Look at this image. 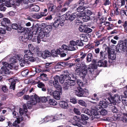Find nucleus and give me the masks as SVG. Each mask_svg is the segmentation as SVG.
I'll use <instances>...</instances> for the list:
<instances>
[{
	"label": "nucleus",
	"mask_w": 127,
	"mask_h": 127,
	"mask_svg": "<svg viewBox=\"0 0 127 127\" xmlns=\"http://www.w3.org/2000/svg\"><path fill=\"white\" fill-rule=\"evenodd\" d=\"M64 75L60 76L59 78L60 82L61 84L63 83L64 81L65 82L63 85V88L64 89H67L69 88H71V87L74 86L75 84L74 81L71 79L76 78L75 75L73 73H69L67 70L64 71Z\"/></svg>",
	"instance_id": "obj_1"
},
{
	"label": "nucleus",
	"mask_w": 127,
	"mask_h": 127,
	"mask_svg": "<svg viewBox=\"0 0 127 127\" xmlns=\"http://www.w3.org/2000/svg\"><path fill=\"white\" fill-rule=\"evenodd\" d=\"M17 60L16 59V57H15L12 58H10V61L11 63L9 64L7 63L6 62H2V64L4 66H2L1 68V69L2 71L4 72V73L6 74H9L10 73V71L8 69L7 67L10 69H16L17 66H16L15 65H16V63Z\"/></svg>",
	"instance_id": "obj_2"
},
{
	"label": "nucleus",
	"mask_w": 127,
	"mask_h": 127,
	"mask_svg": "<svg viewBox=\"0 0 127 127\" xmlns=\"http://www.w3.org/2000/svg\"><path fill=\"white\" fill-rule=\"evenodd\" d=\"M41 29L40 30L38 36L40 39L45 36L47 37L49 35V33L52 30V27L50 25H47L45 23H42L41 25Z\"/></svg>",
	"instance_id": "obj_3"
},
{
	"label": "nucleus",
	"mask_w": 127,
	"mask_h": 127,
	"mask_svg": "<svg viewBox=\"0 0 127 127\" xmlns=\"http://www.w3.org/2000/svg\"><path fill=\"white\" fill-rule=\"evenodd\" d=\"M40 101V99L39 96L36 94L31 96L29 100L27 103V104H24L23 107L25 109V111H27V109L30 108L32 105H35L37 103Z\"/></svg>",
	"instance_id": "obj_4"
},
{
	"label": "nucleus",
	"mask_w": 127,
	"mask_h": 127,
	"mask_svg": "<svg viewBox=\"0 0 127 127\" xmlns=\"http://www.w3.org/2000/svg\"><path fill=\"white\" fill-rule=\"evenodd\" d=\"M124 96L123 95H119L116 94L112 97H109L108 99L112 104H113V105H114L116 104L115 102L118 103L121 102V99L122 100L123 98H124Z\"/></svg>",
	"instance_id": "obj_5"
},
{
	"label": "nucleus",
	"mask_w": 127,
	"mask_h": 127,
	"mask_svg": "<svg viewBox=\"0 0 127 127\" xmlns=\"http://www.w3.org/2000/svg\"><path fill=\"white\" fill-rule=\"evenodd\" d=\"M13 116L14 118H16L17 120H15L13 123V125L16 127H19V124L23 120V118L21 115L18 116V113L15 111L12 112Z\"/></svg>",
	"instance_id": "obj_6"
},
{
	"label": "nucleus",
	"mask_w": 127,
	"mask_h": 127,
	"mask_svg": "<svg viewBox=\"0 0 127 127\" xmlns=\"http://www.w3.org/2000/svg\"><path fill=\"white\" fill-rule=\"evenodd\" d=\"M116 48L119 52L121 51H125V50L127 49V42H123L118 44L117 45Z\"/></svg>",
	"instance_id": "obj_7"
},
{
	"label": "nucleus",
	"mask_w": 127,
	"mask_h": 127,
	"mask_svg": "<svg viewBox=\"0 0 127 127\" xmlns=\"http://www.w3.org/2000/svg\"><path fill=\"white\" fill-rule=\"evenodd\" d=\"M54 20L55 21L53 25L54 27L57 28L60 24L62 26L64 25V21L59 16L57 18H55Z\"/></svg>",
	"instance_id": "obj_8"
},
{
	"label": "nucleus",
	"mask_w": 127,
	"mask_h": 127,
	"mask_svg": "<svg viewBox=\"0 0 127 127\" xmlns=\"http://www.w3.org/2000/svg\"><path fill=\"white\" fill-rule=\"evenodd\" d=\"M18 59L19 61V64L22 67L24 66L26 64H29L28 62V59L24 58L22 55L18 56Z\"/></svg>",
	"instance_id": "obj_9"
},
{
	"label": "nucleus",
	"mask_w": 127,
	"mask_h": 127,
	"mask_svg": "<svg viewBox=\"0 0 127 127\" xmlns=\"http://www.w3.org/2000/svg\"><path fill=\"white\" fill-rule=\"evenodd\" d=\"M22 0H16L15 1V0H13L9 2H7L6 3L5 5L7 7H10L11 6V5H17L19 6L21 3Z\"/></svg>",
	"instance_id": "obj_10"
},
{
	"label": "nucleus",
	"mask_w": 127,
	"mask_h": 127,
	"mask_svg": "<svg viewBox=\"0 0 127 127\" xmlns=\"http://www.w3.org/2000/svg\"><path fill=\"white\" fill-rule=\"evenodd\" d=\"M63 52L62 49L61 48L57 49L56 50L54 49L52 50L51 51V55L53 57L57 56L58 54H59Z\"/></svg>",
	"instance_id": "obj_11"
},
{
	"label": "nucleus",
	"mask_w": 127,
	"mask_h": 127,
	"mask_svg": "<svg viewBox=\"0 0 127 127\" xmlns=\"http://www.w3.org/2000/svg\"><path fill=\"white\" fill-rule=\"evenodd\" d=\"M108 106V103L107 102L100 101L99 102V104L97 106L96 108L98 110L101 108H106Z\"/></svg>",
	"instance_id": "obj_12"
},
{
	"label": "nucleus",
	"mask_w": 127,
	"mask_h": 127,
	"mask_svg": "<svg viewBox=\"0 0 127 127\" xmlns=\"http://www.w3.org/2000/svg\"><path fill=\"white\" fill-rule=\"evenodd\" d=\"M92 115H93L92 117V120H93L95 118L97 119H99L100 117V115L99 114L97 111L94 109H92L90 111Z\"/></svg>",
	"instance_id": "obj_13"
},
{
	"label": "nucleus",
	"mask_w": 127,
	"mask_h": 127,
	"mask_svg": "<svg viewBox=\"0 0 127 127\" xmlns=\"http://www.w3.org/2000/svg\"><path fill=\"white\" fill-rule=\"evenodd\" d=\"M78 16V17L81 18V19H82L84 22H87L90 19V17L89 16L84 15L85 14H83V13H80L77 14Z\"/></svg>",
	"instance_id": "obj_14"
},
{
	"label": "nucleus",
	"mask_w": 127,
	"mask_h": 127,
	"mask_svg": "<svg viewBox=\"0 0 127 127\" xmlns=\"http://www.w3.org/2000/svg\"><path fill=\"white\" fill-rule=\"evenodd\" d=\"M40 10V7L38 5H34L33 4H30L29 10L30 11H38Z\"/></svg>",
	"instance_id": "obj_15"
},
{
	"label": "nucleus",
	"mask_w": 127,
	"mask_h": 127,
	"mask_svg": "<svg viewBox=\"0 0 127 127\" xmlns=\"http://www.w3.org/2000/svg\"><path fill=\"white\" fill-rule=\"evenodd\" d=\"M39 56L45 59L47 57H49L51 54V53L48 51L44 52L41 51L39 53Z\"/></svg>",
	"instance_id": "obj_16"
},
{
	"label": "nucleus",
	"mask_w": 127,
	"mask_h": 127,
	"mask_svg": "<svg viewBox=\"0 0 127 127\" xmlns=\"http://www.w3.org/2000/svg\"><path fill=\"white\" fill-rule=\"evenodd\" d=\"M108 58L114 60L116 58V55L113 51H111L110 50H108Z\"/></svg>",
	"instance_id": "obj_17"
},
{
	"label": "nucleus",
	"mask_w": 127,
	"mask_h": 127,
	"mask_svg": "<svg viewBox=\"0 0 127 127\" xmlns=\"http://www.w3.org/2000/svg\"><path fill=\"white\" fill-rule=\"evenodd\" d=\"M76 46V44L75 41L73 40L70 41L68 46L69 50L71 51L75 50Z\"/></svg>",
	"instance_id": "obj_18"
},
{
	"label": "nucleus",
	"mask_w": 127,
	"mask_h": 127,
	"mask_svg": "<svg viewBox=\"0 0 127 127\" xmlns=\"http://www.w3.org/2000/svg\"><path fill=\"white\" fill-rule=\"evenodd\" d=\"M10 23V21L8 18H4L3 19L1 24L2 26L5 27L8 24Z\"/></svg>",
	"instance_id": "obj_19"
},
{
	"label": "nucleus",
	"mask_w": 127,
	"mask_h": 127,
	"mask_svg": "<svg viewBox=\"0 0 127 127\" xmlns=\"http://www.w3.org/2000/svg\"><path fill=\"white\" fill-rule=\"evenodd\" d=\"M62 94L61 92H59L57 91H54L53 96L54 98L57 100H59L60 97V95Z\"/></svg>",
	"instance_id": "obj_20"
},
{
	"label": "nucleus",
	"mask_w": 127,
	"mask_h": 127,
	"mask_svg": "<svg viewBox=\"0 0 127 127\" xmlns=\"http://www.w3.org/2000/svg\"><path fill=\"white\" fill-rule=\"evenodd\" d=\"M24 53L25 55L24 57L26 59H28V58L29 57V56H32L33 54L32 53L31 51L28 49L25 50Z\"/></svg>",
	"instance_id": "obj_21"
},
{
	"label": "nucleus",
	"mask_w": 127,
	"mask_h": 127,
	"mask_svg": "<svg viewBox=\"0 0 127 127\" xmlns=\"http://www.w3.org/2000/svg\"><path fill=\"white\" fill-rule=\"evenodd\" d=\"M60 106L62 108L64 109H67L68 107V106L67 103L63 101L59 102V103Z\"/></svg>",
	"instance_id": "obj_22"
},
{
	"label": "nucleus",
	"mask_w": 127,
	"mask_h": 127,
	"mask_svg": "<svg viewBox=\"0 0 127 127\" xmlns=\"http://www.w3.org/2000/svg\"><path fill=\"white\" fill-rule=\"evenodd\" d=\"M81 67L82 74H83V75H82V76H84L87 73L88 70L87 66L84 64H83V66Z\"/></svg>",
	"instance_id": "obj_23"
},
{
	"label": "nucleus",
	"mask_w": 127,
	"mask_h": 127,
	"mask_svg": "<svg viewBox=\"0 0 127 127\" xmlns=\"http://www.w3.org/2000/svg\"><path fill=\"white\" fill-rule=\"evenodd\" d=\"M47 75L45 73H42L40 74V76L37 78V80L41 79L43 81H46L48 80V78L47 77Z\"/></svg>",
	"instance_id": "obj_24"
},
{
	"label": "nucleus",
	"mask_w": 127,
	"mask_h": 127,
	"mask_svg": "<svg viewBox=\"0 0 127 127\" xmlns=\"http://www.w3.org/2000/svg\"><path fill=\"white\" fill-rule=\"evenodd\" d=\"M78 92L75 91V92L76 95L79 97H82L83 90L82 88L80 87L78 88Z\"/></svg>",
	"instance_id": "obj_25"
},
{
	"label": "nucleus",
	"mask_w": 127,
	"mask_h": 127,
	"mask_svg": "<svg viewBox=\"0 0 127 127\" xmlns=\"http://www.w3.org/2000/svg\"><path fill=\"white\" fill-rule=\"evenodd\" d=\"M110 104H111V105H110V107L111 111L114 113H117L118 110L116 107L114 106V105H113V104H112L111 103Z\"/></svg>",
	"instance_id": "obj_26"
},
{
	"label": "nucleus",
	"mask_w": 127,
	"mask_h": 127,
	"mask_svg": "<svg viewBox=\"0 0 127 127\" xmlns=\"http://www.w3.org/2000/svg\"><path fill=\"white\" fill-rule=\"evenodd\" d=\"M42 15H42L40 13H36L32 15V17L34 19H38L43 17Z\"/></svg>",
	"instance_id": "obj_27"
},
{
	"label": "nucleus",
	"mask_w": 127,
	"mask_h": 127,
	"mask_svg": "<svg viewBox=\"0 0 127 127\" xmlns=\"http://www.w3.org/2000/svg\"><path fill=\"white\" fill-rule=\"evenodd\" d=\"M100 58L102 60L105 59L107 56L106 53L105 52H103L102 51L100 52Z\"/></svg>",
	"instance_id": "obj_28"
},
{
	"label": "nucleus",
	"mask_w": 127,
	"mask_h": 127,
	"mask_svg": "<svg viewBox=\"0 0 127 127\" xmlns=\"http://www.w3.org/2000/svg\"><path fill=\"white\" fill-rule=\"evenodd\" d=\"M54 78V80L53 82V85L54 86L59 84L58 80L59 78V76L56 75L55 76Z\"/></svg>",
	"instance_id": "obj_29"
},
{
	"label": "nucleus",
	"mask_w": 127,
	"mask_h": 127,
	"mask_svg": "<svg viewBox=\"0 0 127 127\" xmlns=\"http://www.w3.org/2000/svg\"><path fill=\"white\" fill-rule=\"evenodd\" d=\"M87 27V25L83 24L80 26L79 28V30L80 32H84L85 30Z\"/></svg>",
	"instance_id": "obj_30"
},
{
	"label": "nucleus",
	"mask_w": 127,
	"mask_h": 127,
	"mask_svg": "<svg viewBox=\"0 0 127 127\" xmlns=\"http://www.w3.org/2000/svg\"><path fill=\"white\" fill-rule=\"evenodd\" d=\"M50 97L49 96H48L46 97L43 96L41 97V98L40 97V101H41L42 102L45 103L48 101Z\"/></svg>",
	"instance_id": "obj_31"
},
{
	"label": "nucleus",
	"mask_w": 127,
	"mask_h": 127,
	"mask_svg": "<svg viewBox=\"0 0 127 127\" xmlns=\"http://www.w3.org/2000/svg\"><path fill=\"white\" fill-rule=\"evenodd\" d=\"M81 67L79 66H77L76 69V73L77 75H82L83 74H82V70H81Z\"/></svg>",
	"instance_id": "obj_32"
},
{
	"label": "nucleus",
	"mask_w": 127,
	"mask_h": 127,
	"mask_svg": "<svg viewBox=\"0 0 127 127\" xmlns=\"http://www.w3.org/2000/svg\"><path fill=\"white\" fill-rule=\"evenodd\" d=\"M78 104L82 106L86 107L87 106V103L83 100H79L78 101Z\"/></svg>",
	"instance_id": "obj_33"
},
{
	"label": "nucleus",
	"mask_w": 127,
	"mask_h": 127,
	"mask_svg": "<svg viewBox=\"0 0 127 127\" xmlns=\"http://www.w3.org/2000/svg\"><path fill=\"white\" fill-rule=\"evenodd\" d=\"M89 66L88 69L90 71H92V69H95L97 68V66L94 64H91L89 65Z\"/></svg>",
	"instance_id": "obj_34"
},
{
	"label": "nucleus",
	"mask_w": 127,
	"mask_h": 127,
	"mask_svg": "<svg viewBox=\"0 0 127 127\" xmlns=\"http://www.w3.org/2000/svg\"><path fill=\"white\" fill-rule=\"evenodd\" d=\"M34 84H38L37 85L38 87L40 88H43L45 86L44 84L42 82H40L39 81L34 82Z\"/></svg>",
	"instance_id": "obj_35"
},
{
	"label": "nucleus",
	"mask_w": 127,
	"mask_h": 127,
	"mask_svg": "<svg viewBox=\"0 0 127 127\" xmlns=\"http://www.w3.org/2000/svg\"><path fill=\"white\" fill-rule=\"evenodd\" d=\"M80 39L83 41H87V37L84 34H80Z\"/></svg>",
	"instance_id": "obj_36"
},
{
	"label": "nucleus",
	"mask_w": 127,
	"mask_h": 127,
	"mask_svg": "<svg viewBox=\"0 0 127 127\" xmlns=\"http://www.w3.org/2000/svg\"><path fill=\"white\" fill-rule=\"evenodd\" d=\"M11 80H12V82L11 83L10 88L11 89H12L13 90H14L15 89V84L16 83L13 79H11Z\"/></svg>",
	"instance_id": "obj_37"
},
{
	"label": "nucleus",
	"mask_w": 127,
	"mask_h": 127,
	"mask_svg": "<svg viewBox=\"0 0 127 127\" xmlns=\"http://www.w3.org/2000/svg\"><path fill=\"white\" fill-rule=\"evenodd\" d=\"M32 42H36L38 43H39L40 42V39L38 36L33 37L32 39Z\"/></svg>",
	"instance_id": "obj_38"
},
{
	"label": "nucleus",
	"mask_w": 127,
	"mask_h": 127,
	"mask_svg": "<svg viewBox=\"0 0 127 127\" xmlns=\"http://www.w3.org/2000/svg\"><path fill=\"white\" fill-rule=\"evenodd\" d=\"M50 104L53 105H56L58 104L57 102L53 99H50L49 101Z\"/></svg>",
	"instance_id": "obj_39"
},
{
	"label": "nucleus",
	"mask_w": 127,
	"mask_h": 127,
	"mask_svg": "<svg viewBox=\"0 0 127 127\" xmlns=\"http://www.w3.org/2000/svg\"><path fill=\"white\" fill-rule=\"evenodd\" d=\"M74 81V82H75V81L76 82L80 87H82L83 85V84L81 81L79 79H76Z\"/></svg>",
	"instance_id": "obj_40"
},
{
	"label": "nucleus",
	"mask_w": 127,
	"mask_h": 127,
	"mask_svg": "<svg viewBox=\"0 0 127 127\" xmlns=\"http://www.w3.org/2000/svg\"><path fill=\"white\" fill-rule=\"evenodd\" d=\"M27 29L28 30L29 32H28V39H30L31 38L32 36V32L31 31V29L29 28H27Z\"/></svg>",
	"instance_id": "obj_41"
},
{
	"label": "nucleus",
	"mask_w": 127,
	"mask_h": 127,
	"mask_svg": "<svg viewBox=\"0 0 127 127\" xmlns=\"http://www.w3.org/2000/svg\"><path fill=\"white\" fill-rule=\"evenodd\" d=\"M17 30L18 33H21L24 32L25 31L24 28L20 26H19Z\"/></svg>",
	"instance_id": "obj_42"
},
{
	"label": "nucleus",
	"mask_w": 127,
	"mask_h": 127,
	"mask_svg": "<svg viewBox=\"0 0 127 127\" xmlns=\"http://www.w3.org/2000/svg\"><path fill=\"white\" fill-rule=\"evenodd\" d=\"M77 14L76 13L72 14L69 15V19L71 21H72L76 17Z\"/></svg>",
	"instance_id": "obj_43"
},
{
	"label": "nucleus",
	"mask_w": 127,
	"mask_h": 127,
	"mask_svg": "<svg viewBox=\"0 0 127 127\" xmlns=\"http://www.w3.org/2000/svg\"><path fill=\"white\" fill-rule=\"evenodd\" d=\"M93 58V55L91 53H89L88 55L87 58V60L88 62L91 61Z\"/></svg>",
	"instance_id": "obj_44"
},
{
	"label": "nucleus",
	"mask_w": 127,
	"mask_h": 127,
	"mask_svg": "<svg viewBox=\"0 0 127 127\" xmlns=\"http://www.w3.org/2000/svg\"><path fill=\"white\" fill-rule=\"evenodd\" d=\"M85 9V8L82 6H80L78 7L77 9V11L78 12H79L82 13L83 12V11H84Z\"/></svg>",
	"instance_id": "obj_45"
},
{
	"label": "nucleus",
	"mask_w": 127,
	"mask_h": 127,
	"mask_svg": "<svg viewBox=\"0 0 127 127\" xmlns=\"http://www.w3.org/2000/svg\"><path fill=\"white\" fill-rule=\"evenodd\" d=\"M39 49L38 47H34L33 51V53L35 54L38 55V56H39V52H40L41 51H39Z\"/></svg>",
	"instance_id": "obj_46"
},
{
	"label": "nucleus",
	"mask_w": 127,
	"mask_h": 127,
	"mask_svg": "<svg viewBox=\"0 0 127 127\" xmlns=\"http://www.w3.org/2000/svg\"><path fill=\"white\" fill-rule=\"evenodd\" d=\"M55 87L57 90L59 91V92H61L62 93V88L61 86H60L59 84L54 86Z\"/></svg>",
	"instance_id": "obj_47"
},
{
	"label": "nucleus",
	"mask_w": 127,
	"mask_h": 127,
	"mask_svg": "<svg viewBox=\"0 0 127 127\" xmlns=\"http://www.w3.org/2000/svg\"><path fill=\"white\" fill-rule=\"evenodd\" d=\"M81 40H77L76 42V45H77L79 46H82L83 45V43Z\"/></svg>",
	"instance_id": "obj_48"
},
{
	"label": "nucleus",
	"mask_w": 127,
	"mask_h": 127,
	"mask_svg": "<svg viewBox=\"0 0 127 127\" xmlns=\"http://www.w3.org/2000/svg\"><path fill=\"white\" fill-rule=\"evenodd\" d=\"M116 124L114 123H111L106 125V127H116Z\"/></svg>",
	"instance_id": "obj_49"
},
{
	"label": "nucleus",
	"mask_w": 127,
	"mask_h": 127,
	"mask_svg": "<svg viewBox=\"0 0 127 127\" xmlns=\"http://www.w3.org/2000/svg\"><path fill=\"white\" fill-rule=\"evenodd\" d=\"M100 113L101 115H105L107 113V111L104 109H102L100 112Z\"/></svg>",
	"instance_id": "obj_50"
},
{
	"label": "nucleus",
	"mask_w": 127,
	"mask_h": 127,
	"mask_svg": "<svg viewBox=\"0 0 127 127\" xmlns=\"http://www.w3.org/2000/svg\"><path fill=\"white\" fill-rule=\"evenodd\" d=\"M85 12V14L86 15L89 16L91 15L92 14V12L91 10L88 9L85 11V12Z\"/></svg>",
	"instance_id": "obj_51"
},
{
	"label": "nucleus",
	"mask_w": 127,
	"mask_h": 127,
	"mask_svg": "<svg viewBox=\"0 0 127 127\" xmlns=\"http://www.w3.org/2000/svg\"><path fill=\"white\" fill-rule=\"evenodd\" d=\"M48 93V94H49L51 95H53V93L54 92V91L51 88H48L47 89Z\"/></svg>",
	"instance_id": "obj_52"
},
{
	"label": "nucleus",
	"mask_w": 127,
	"mask_h": 127,
	"mask_svg": "<svg viewBox=\"0 0 127 127\" xmlns=\"http://www.w3.org/2000/svg\"><path fill=\"white\" fill-rule=\"evenodd\" d=\"M51 117L47 116L43 119V122H47L49 121H51Z\"/></svg>",
	"instance_id": "obj_53"
},
{
	"label": "nucleus",
	"mask_w": 127,
	"mask_h": 127,
	"mask_svg": "<svg viewBox=\"0 0 127 127\" xmlns=\"http://www.w3.org/2000/svg\"><path fill=\"white\" fill-rule=\"evenodd\" d=\"M25 92V90L24 89L21 92H19L16 94V95L18 96H21L23 95Z\"/></svg>",
	"instance_id": "obj_54"
},
{
	"label": "nucleus",
	"mask_w": 127,
	"mask_h": 127,
	"mask_svg": "<svg viewBox=\"0 0 127 127\" xmlns=\"http://www.w3.org/2000/svg\"><path fill=\"white\" fill-rule=\"evenodd\" d=\"M56 116L57 120L64 119V115L62 114H60V115H56Z\"/></svg>",
	"instance_id": "obj_55"
},
{
	"label": "nucleus",
	"mask_w": 127,
	"mask_h": 127,
	"mask_svg": "<svg viewBox=\"0 0 127 127\" xmlns=\"http://www.w3.org/2000/svg\"><path fill=\"white\" fill-rule=\"evenodd\" d=\"M92 31V30L89 28H86L84 32L89 33L91 32Z\"/></svg>",
	"instance_id": "obj_56"
},
{
	"label": "nucleus",
	"mask_w": 127,
	"mask_h": 127,
	"mask_svg": "<svg viewBox=\"0 0 127 127\" xmlns=\"http://www.w3.org/2000/svg\"><path fill=\"white\" fill-rule=\"evenodd\" d=\"M28 48L29 50H30L32 52L33 51L34 49V48L32 44H30L28 45Z\"/></svg>",
	"instance_id": "obj_57"
},
{
	"label": "nucleus",
	"mask_w": 127,
	"mask_h": 127,
	"mask_svg": "<svg viewBox=\"0 0 127 127\" xmlns=\"http://www.w3.org/2000/svg\"><path fill=\"white\" fill-rule=\"evenodd\" d=\"M122 101L123 104L127 106V98L125 97L124 96V98H123Z\"/></svg>",
	"instance_id": "obj_58"
},
{
	"label": "nucleus",
	"mask_w": 127,
	"mask_h": 127,
	"mask_svg": "<svg viewBox=\"0 0 127 127\" xmlns=\"http://www.w3.org/2000/svg\"><path fill=\"white\" fill-rule=\"evenodd\" d=\"M81 119L87 120L89 119L88 117L85 115L82 114L81 115Z\"/></svg>",
	"instance_id": "obj_59"
},
{
	"label": "nucleus",
	"mask_w": 127,
	"mask_h": 127,
	"mask_svg": "<svg viewBox=\"0 0 127 127\" xmlns=\"http://www.w3.org/2000/svg\"><path fill=\"white\" fill-rule=\"evenodd\" d=\"M12 28L14 29L17 30L19 26L16 23L13 24L12 25Z\"/></svg>",
	"instance_id": "obj_60"
},
{
	"label": "nucleus",
	"mask_w": 127,
	"mask_h": 127,
	"mask_svg": "<svg viewBox=\"0 0 127 127\" xmlns=\"http://www.w3.org/2000/svg\"><path fill=\"white\" fill-rule=\"evenodd\" d=\"M47 10L46 9H45L44 10V12H40L41 13L42 15H42L43 17L46 16L47 14Z\"/></svg>",
	"instance_id": "obj_61"
},
{
	"label": "nucleus",
	"mask_w": 127,
	"mask_h": 127,
	"mask_svg": "<svg viewBox=\"0 0 127 127\" xmlns=\"http://www.w3.org/2000/svg\"><path fill=\"white\" fill-rule=\"evenodd\" d=\"M82 111L84 113L87 114L88 115L89 114V110L87 108H85L83 109L82 110Z\"/></svg>",
	"instance_id": "obj_62"
},
{
	"label": "nucleus",
	"mask_w": 127,
	"mask_h": 127,
	"mask_svg": "<svg viewBox=\"0 0 127 127\" xmlns=\"http://www.w3.org/2000/svg\"><path fill=\"white\" fill-rule=\"evenodd\" d=\"M28 62L29 61L31 62H33L35 61V59L33 57H32L29 56V57L28 58Z\"/></svg>",
	"instance_id": "obj_63"
},
{
	"label": "nucleus",
	"mask_w": 127,
	"mask_h": 127,
	"mask_svg": "<svg viewBox=\"0 0 127 127\" xmlns=\"http://www.w3.org/2000/svg\"><path fill=\"white\" fill-rule=\"evenodd\" d=\"M62 48L64 50H69L68 46L65 44H63L62 46Z\"/></svg>",
	"instance_id": "obj_64"
}]
</instances>
